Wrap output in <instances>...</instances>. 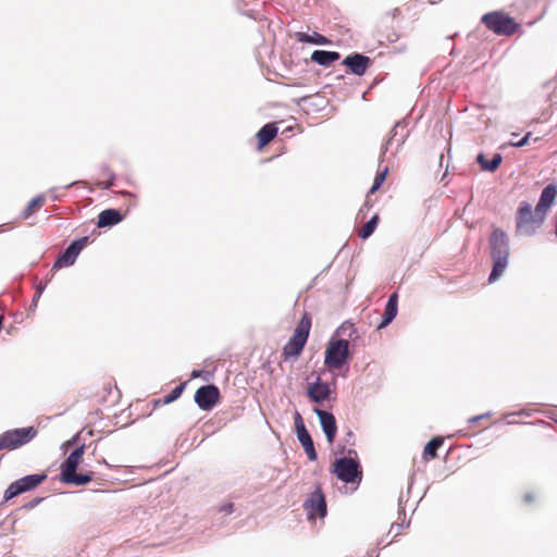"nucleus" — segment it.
<instances>
[{"instance_id":"1","label":"nucleus","mask_w":557,"mask_h":557,"mask_svg":"<svg viewBox=\"0 0 557 557\" xmlns=\"http://www.w3.org/2000/svg\"><path fill=\"white\" fill-rule=\"evenodd\" d=\"M490 257L493 262L488 282L498 280L508 267L510 246L508 235L502 228H494L488 237Z\"/></svg>"},{"instance_id":"2","label":"nucleus","mask_w":557,"mask_h":557,"mask_svg":"<svg viewBox=\"0 0 557 557\" xmlns=\"http://www.w3.org/2000/svg\"><path fill=\"white\" fill-rule=\"evenodd\" d=\"M545 216L527 202H520L516 213V234L518 236H532L543 224Z\"/></svg>"},{"instance_id":"3","label":"nucleus","mask_w":557,"mask_h":557,"mask_svg":"<svg viewBox=\"0 0 557 557\" xmlns=\"http://www.w3.org/2000/svg\"><path fill=\"white\" fill-rule=\"evenodd\" d=\"M310 329L311 318L308 313H305L294 330L292 337L283 347V356L285 359L300 356L308 341Z\"/></svg>"},{"instance_id":"4","label":"nucleus","mask_w":557,"mask_h":557,"mask_svg":"<svg viewBox=\"0 0 557 557\" xmlns=\"http://www.w3.org/2000/svg\"><path fill=\"white\" fill-rule=\"evenodd\" d=\"M334 472L337 479L345 483H360L362 472L359 460L357 459V451L349 449L347 457L336 459L334 462Z\"/></svg>"},{"instance_id":"5","label":"nucleus","mask_w":557,"mask_h":557,"mask_svg":"<svg viewBox=\"0 0 557 557\" xmlns=\"http://www.w3.org/2000/svg\"><path fill=\"white\" fill-rule=\"evenodd\" d=\"M34 426L12 429L0 434V450H13L32 442L37 436Z\"/></svg>"},{"instance_id":"6","label":"nucleus","mask_w":557,"mask_h":557,"mask_svg":"<svg viewBox=\"0 0 557 557\" xmlns=\"http://www.w3.org/2000/svg\"><path fill=\"white\" fill-rule=\"evenodd\" d=\"M349 355L348 339H331L325 350L324 364L330 369H339L347 362Z\"/></svg>"},{"instance_id":"7","label":"nucleus","mask_w":557,"mask_h":557,"mask_svg":"<svg viewBox=\"0 0 557 557\" xmlns=\"http://www.w3.org/2000/svg\"><path fill=\"white\" fill-rule=\"evenodd\" d=\"M482 22L496 35L509 36L516 33L519 27L512 17L497 11L484 14Z\"/></svg>"},{"instance_id":"8","label":"nucleus","mask_w":557,"mask_h":557,"mask_svg":"<svg viewBox=\"0 0 557 557\" xmlns=\"http://www.w3.org/2000/svg\"><path fill=\"white\" fill-rule=\"evenodd\" d=\"M47 479V474L40 473V474H28L25 475L13 483H11L8 488L4 492V499L9 500L16 496H18L22 493H25L27 491H30L41 484Z\"/></svg>"},{"instance_id":"9","label":"nucleus","mask_w":557,"mask_h":557,"mask_svg":"<svg viewBox=\"0 0 557 557\" xmlns=\"http://www.w3.org/2000/svg\"><path fill=\"white\" fill-rule=\"evenodd\" d=\"M294 423L297 433V438L301 446L304 447L308 459L310 461H315L318 459V454L315 451L313 441L311 438L310 433L306 429L304 420L298 411L295 412Z\"/></svg>"},{"instance_id":"10","label":"nucleus","mask_w":557,"mask_h":557,"mask_svg":"<svg viewBox=\"0 0 557 557\" xmlns=\"http://www.w3.org/2000/svg\"><path fill=\"white\" fill-rule=\"evenodd\" d=\"M195 403L205 411L211 410L220 399V389L214 384L200 386L195 393Z\"/></svg>"},{"instance_id":"11","label":"nucleus","mask_w":557,"mask_h":557,"mask_svg":"<svg viewBox=\"0 0 557 557\" xmlns=\"http://www.w3.org/2000/svg\"><path fill=\"white\" fill-rule=\"evenodd\" d=\"M89 237L85 236L82 238H78L76 240H73L65 250L55 260L53 268H62V267H70L74 264L76 261V258L83 250V248L88 243Z\"/></svg>"},{"instance_id":"12","label":"nucleus","mask_w":557,"mask_h":557,"mask_svg":"<svg viewBox=\"0 0 557 557\" xmlns=\"http://www.w3.org/2000/svg\"><path fill=\"white\" fill-rule=\"evenodd\" d=\"M309 519L318 516L324 518L327 513L326 500L320 487L313 491L304 503Z\"/></svg>"},{"instance_id":"13","label":"nucleus","mask_w":557,"mask_h":557,"mask_svg":"<svg viewBox=\"0 0 557 557\" xmlns=\"http://www.w3.org/2000/svg\"><path fill=\"white\" fill-rule=\"evenodd\" d=\"M330 384L323 381L319 375L313 382L308 383L307 395L312 403L322 404L331 397Z\"/></svg>"},{"instance_id":"14","label":"nucleus","mask_w":557,"mask_h":557,"mask_svg":"<svg viewBox=\"0 0 557 557\" xmlns=\"http://www.w3.org/2000/svg\"><path fill=\"white\" fill-rule=\"evenodd\" d=\"M313 412L318 416L323 433L330 444L334 442L337 433L336 419L332 412L314 408Z\"/></svg>"},{"instance_id":"15","label":"nucleus","mask_w":557,"mask_h":557,"mask_svg":"<svg viewBox=\"0 0 557 557\" xmlns=\"http://www.w3.org/2000/svg\"><path fill=\"white\" fill-rule=\"evenodd\" d=\"M343 64L347 66L352 74L362 76L371 64V59L364 54L354 52L343 60Z\"/></svg>"},{"instance_id":"16","label":"nucleus","mask_w":557,"mask_h":557,"mask_svg":"<svg viewBox=\"0 0 557 557\" xmlns=\"http://www.w3.org/2000/svg\"><path fill=\"white\" fill-rule=\"evenodd\" d=\"M406 128L407 124L405 121H398L394 125V127L391 131L389 137L382 147V154H384L388 150V148L392 147L394 144H396V150H398V148L403 146L408 136V131Z\"/></svg>"},{"instance_id":"17","label":"nucleus","mask_w":557,"mask_h":557,"mask_svg":"<svg viewBox=\"0 0 557 557\" xmlns=\"http://www.w3.org/2000/svg\"><path fill=\"white\" fill-rule=\"evenodd\" d=\"M556 196L557 186L548 184L541 193L540 200L535 207L536 211L546 218L547 211L555 202Z\"/></svg>"},{"instance_id":"18","label":"nucleus","mask_w":557,"mask_h":557,"mask_svg":"<svg viewBox=\"0 0 557 557\" xmlns=\"http://www.w3.org/2000/svg\"><path fill=\"white\" fill-rule=\"evenodd\" d=\"M398 312V295L397 293H393L389 295L387 302L385 305L384 314L382 321L377 325V330H382L389 325L393 320L396 318Z\"/></svg>"},{"instance_id":"19","label":"nucleus","mask_w":557,"mask_h":557,"mask_svg":"<svg viewBox=\"0 0 557 557\" xmlns=\"http://www.w3.org/2000/svg\"><path fill=\"white\" fill-rule=\"evenodd\" d=\"M123 220L122 213L117 209H106L98 215L97 226L100 228L111 227Z\"/></svg>"},{"instance_id":"20","label":"nucleus","mask_w":557,"mask_h":557,"mask_svg":"<svg viewBox=\"0 0 557 557\" xmlns=\"http://www.w3.org/2000/svg\"><path fill=\"white\" fill-rule=\"evenodd\" d=\"M85 453V444L78 445L61 465V473L74 472Z\"/></svg>"},{"instance_id":"21","label":"nucleus","mask_w":557,"mask_h":557,"mask_svg":"<svg viewBox=\"0 0 557 557\" xmlns=\"http://www.w3.org/2000/svg\"><path fill=\"white\" fill-rule=\"evenodd\" d=\"M60 480L63 483L72 484L75 486H84L88 484L92 480L91 473H77L76 470L74 472L61 473Z\"/></svg>"},{"instance_id":"22","label":"nucleus","mask_w":557,"mask_h":557,"mask_svg":"<svg viewBox=\"0 0 557 557\" xmlns=\"http://www.w3.org/2000/svg\"><path fill=\"white\" fill-rule=\"evenodd\" d=\"M339 58L341 54L337 51L315 50L311 54V60L313 62L325 67L330 66Z\"/></svg>"},{"instance_id":"23","label":"nucleus","mask_w":557,"mask_h":557,"mask_svg":"<svg viewBox=\"0 0 557 557\" xmlns=\"http://www.w3.org/2000/svg\"><path fill=\"white\" fill-rule=\"evenodd\" d=\"M277 127L275 123H268L263 125L257 133L258 145L260 148L272 141L277 135Z\"/></svg>"},{"instance_id":"24","label":"nucleus","mask_w":557,"mask_h":557,"mask_svg":"<svg viewBox=\"0 0 557 557\" xmlns=\"http://www.w3.org/2000/svg\"><path fill=\"white\" fill-rule=\"evenodd\" d=\"M476 161L484 171L494 172L498 169L503 161L500 153H495L491 160H487L483 153H479Z\"/></svg>"},{"instance_id":"25","label":"nucleus","mask_w":557,"mask_h":557,"mask_svg":"<svg viewBox=\"0 0 557 557\" xmlns=\"http://www.w3.org/2000/svg\"><path fill=\"white\" fill-rule=\"evenodd\" d=\"M335 335L338 336V338L352 339L357 337V329L350 321H345L337 327Z\"/></svg>"},{"instance_id":"26","label":"nucleus","mask_w":557,"mask_h":557,"mask_svg":"<svg viewBox=\"0 0 557 557\" xmlns=\"http://www.w3.org/2000/svg\"><path fill=\"white\" fill-rule=\"evenodd\" d=\"M296 36L298 41L300 42H308L312 45H325L329 42L326 37L319 33H313L312 35H309L307 33H297Z\"/></svg>"},{"instance_id":"27","label":"nucleus","mask_w":557,"mask_h":557,"mask_svg":"<svg viewBox=\"0 0 557 557\" xmlns=\"http://www.w3.org/2000/svg\"><path fill=\"white\" fill-rule=\"evenodd\" d=\"M379 222V215L374 214L369 221H367L361 230L359 231L358 235L362 239L369 238L375 231Z\"/></svg>"},{"instance_id":"28","label":"nucleus","mask_w":557,"mask_h":557,"mask_svg":"<svg viewBox=\"0 0 557 557\" xmlns=\"http://www.w3.org/2000/svg\"><path fill=\"white\" fill-rule=\"evenodd\" d=\"M444 440L442 437H433L429 441L424 447V457L435 458L437 456V449L443 445Z\"/></svg>"},{"instance_id":"29","label":"nucleus","mask_w":557,"mask_h":557,"mask_svg":"<svg viewBox=\"0 0 557 557\" xmlns=\"http://www.w3.org/2000/svg\"><path fill=\"white\" fill-rule=\"evenodd\" d=\"M44 202H45V197H44L42 195H38V196L34 197V198L29 201V203H28V206L26 207V209L22 212V218H23V219H28V218L32 215V213H33L34 209H35L36 207L41 206Z\"/></svg>"},{"instance_id":"30","label":"nucleus","mask_w":557,"mask_h":557,"mask_svg":"<svg viewBox=\"0 0 557 557\" xmlns=\"http://www.w3.org/2000/svg\"><path fill=\"white\" fill-rule=\"evenodd\" d=\"M186 384L187 383L184 382V383H181L180 385H177L176 387H174L168 395H165L163 397V404H171L174 400H176L184 392Z\"/></svg>"},{"instance_id":"31","label":"nucleus","mask_w":557,"mask_h":557,"mask_svg":"<svg viewBox=\"0 0 557 557\" xmlns=\"http://www.w3.org/2000/svg\"><path fill=\"white\" fill-rule=\"evenodd\" d=\"M387 172H388V169L384 168L382 171H379L376 173L373 185L369 190L370 194L375 193L382 186L383 182L386 178Z\"/></svg>"},{"instance_id":"32","label":"nucleus","mask_w":557,"mask_h":557,"mask_svg":"<svg viewBox=\"0 0 557 557\" xmlns=\"http://www.w3.org/2000/svg\"><path fill=\"white\" fill-rule=\"evenodd\" d=\"M531 137V132L527 133L521 139L518 141H510L509 145L511 147L521 148L525 146L529 143V139Z\"/></svg>"},{"instance_id":"33","label":"nucleus","mask_w":557,"mask_h":557,"mask_svg":"<svg viewBox=\"0 0 557 557\" xmlns=\"http://www.w3.org/2000/svg\"><path fill=\"white\" fill-rule=\"evenodd\" d=\"M219 511L224 513V515H231V513L234 512V504L233 503H226V504L222 505L219 508Z\"/></svg>"},{"instance_id":"34","label":"nucleus","mask_w":557,"mask_h":557,"mask_svg":"<svg viewBox=\"0 0 557 557\" xmlns=\"http://www.w3.org/2000/svg\"><path fill=\"white\" fill-rule=\"evenodd\" d=\"M78 440H79V434L77 433L71 440L65 442L64 446H66V447L74 446L78 443Z\"/></svg>"},{"instance_id":"35","label":"nucleus","mask_w":557,"mask_h":557,"mask_svg":"<svg viewBox=\"0 0 557 557\" xmlns=\"http://www.w3.org/2000/svg\"><path fill=\"white\" fill-rule=\"evenodd\" d=\"M39 298H40V290H36L35 295L33 297V300H32L30 309H35L37 307Z\"/></svg>"},{"instance_id":"36","label":"nucleus","mask_w":557,"mask_h":557,"mask_svg":"<svg viewBox=\"0 0 557 557\" xmlns=\"http://www.w3.org/2000/svg\"><path fill=\"white\" fill-rule=\"evenodd\" d=\"M534 499V494L533 493H527L524 496H523V500L527 503V504H530L532 503Z\"/></svg>"},{"instance_id":"37","label":"nucleus","mask_w":557,"mask_h":557,"mask_svg":"<svg viewBox=\"0 0 557 557\" xmlns=\"http://www.w3.org/2000/svg\"><path fill=\"white\" fill-rule=\"evenodd\" d=\"M41 502V498H35L26 505L27 508H34Z\"/></svg>"},{"instance_id":"38","label":"nucleus","mask_w":557,"mask_h":557,"mask_svg":"<svg viewBox=\"0 0 557 557\" xmlns=\"http://www.w3.org/2000/svg\"><path fill=\"white\" fill-rule=\"evenodd\" d=\"M480 420H482V419H481V417H479V414H478V416H473V417L469 418V419H468V422H469V423H476V422H480Z\"/></svg>"},{"instance_id":"39","label":"nucleus","mask_w":557,"mask_h":557,"mask_svg":"<svg viewBox=\"0 0 557 557\" xmlns=\"http://www.w3.org/2000/svg\"><path fill=\"white\" fill-rule=\"evenodd\" d=\"M200 374H201V371H200V370H194V371L191 372V377H193V379L198 377V376H200Z\"/></svg>"},{"instance_id":"40","label":"nucleus","mask_w":557,"mask_h":557,"mask_svg":"<svg viewBox=\"0 0 557 557\" xmlns=\"http://www.w3.org/2000/svg\"><path fill=\"white\" fill-rule=\"evenodd\" d=\"M114 177L112 176L110 181L104 185V188H110L113 185Z\"/></svg>"},{"instance_id":"41","label":"nucleus","mask_w":557,"mask_h":557,"mask_svg":"<svg viewBox=\"0 0 557 557\" xmlns=\"http://www.w3.org/2000/svg\"><path fill=\"white\" fill-rule=\"evenodd\" d=\"M401 528H403V524H398V523H396V528H395L396 533H395V536H397V535L399 534V531L401 530Z\"/></svg>"},{"instance_id":"42","label":"nucleus","mask_w":557,"mask_h":557,"mask_svg":"<svg viewBox=\"0 0 557 557\" xmlns=\"http://www.w3.org/2000/svg\"><path fill=\"white\" fill-rule=\"evenodd\" d=\"M45 288H46V285L40 284V285L37 287V290H40V295H41V294L44 293Z\"/></svg>"},{"instance_id":"43","label":"nucleus","mask_w":557,"mask_h":557,"mask_svg":"<svg viewBox=\"0 0 557 557\" xmlns=\"http://www.w3.org/2000/svg\"><path fill=\"white\" fill-rule=\"evenodd\" d=\"M490 416H491V412L479 414V417H481V419H485V418H487Z\"/></svg>"},{"instance_id":"44","label":"nucleus","mask_w":557,"mask_h":557,"mask_svg":"<svg viewBox=\"0 0 557 557\" xmlns=\"http://www.w3.org/2000/svg\"><path fill=\"white\" fill-rule=\"evenodd\" d=\"M50 193H51V197H52L53 200H58L59 199V197L53 194V189H51Z\"/></svg>"},{"instance_id":"45","label":"nucleus","mask_w":557,"mask_h":557,"mask_svg":"<svg viewBox=\"0 0 557 557\" xmlns=\"http://www.w3.org/2000/svg\"><path fill=\"white\" fill-rule=\"evenodd\" d=\"M75 184H76V183H75V182H73V183L67 184L66 186H64V188H65V189H69V188H71V187H72L73 185H75Z\"/></svg>"},{"instance_id":"46","label":"nucleus","mask_w":557,"mask_h":557,"mask_svg":"<svg viewBox=\"0 0 557 557\" xmlns=\"http://www.w3.org/2000/svg\"><path fill=\"white\" fill-rule=\"evenodd\" d=\"M396 528V523L392 524L389 532H392Z\"/></svg>"},{"instance_id":"47","label":"nucleus","mask_w":557,"mask_h":557,"mask_svg":"<svg viewBox=\"0 0 557 557\" xmlns=\"http://www.w3.org/2000/svg\"><path fill=\"white\" fill-rule=\"evenodd\" d=\"M352 436V433L351 432H348L347 434V438H350Z\"/></svg>"},{"instance_id":"48","label":"nucleus","mask_w":557,"mask_h":557,"mask_svg":"<svg viewBox=\"0 0 557 557\" xmlns=\"http://www.w3.org/2000/svg\"><path fill=\"white\" fill-rule=\"evenodd\" d=\"M352 436V433L351 432H348L347 434V438H350Z\"/></svg>"}]
</instances>
